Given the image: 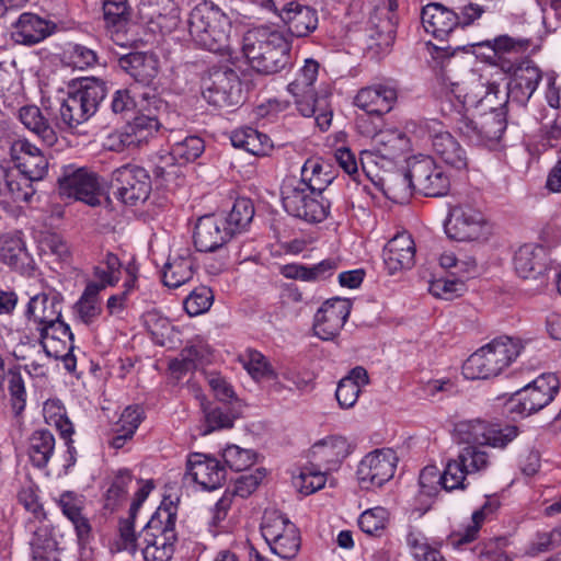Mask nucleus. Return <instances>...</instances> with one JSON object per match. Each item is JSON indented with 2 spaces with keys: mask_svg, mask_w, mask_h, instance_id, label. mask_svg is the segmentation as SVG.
Wrapping results in <instances>:
<instances>
[{
  "mask_svg": "<svg viewBox=\"0 0 561 561\" xmlns=\"http://www.w3.org/2000/svg\"><path fill=\"white\" fill-rule=\"evenodd\" d=\"M242 53L254 71L268 76L289 64L290 44L279 32L253 28L243 36Z\"/></svg>",
  "mask_w": 561,
  "mask_h": 561,
  "instance_id": "obj_1",
  "label": "nucleus"
},
{
  "mask_svg": "<svg viewBox=\"0 0 561 561\" xmlns=\"http://www.w3.org/2000/svg\"><path fill=\"white\" fill-rule=\"evenodd\" d=\"M230 28L229 18L213 2L196 4L187 18L191 39L213 53H229Z\"/></svg>",
  "mask_w": 561,
  "mask_h": 561,
  "instance_id": "obj_2",
  "label": "nucleus"
},
{
  "mask_svg": "<svg viewBox=\"0 0 561 561\" xmlns=\"http://www.w3.org/2000/svg\"><path fill=\"white\" fill-rule=\"evenodd\" d=\"M107 88L96 78H83L78 88L68 92L60 104L56 126L61 129H75L89 121L105 99Z\"/></svg>",
  "mask_w": 561,
  "mask_h": 561,
  "instance_id": "obj_3",
  "label": "nucleus"
},
{
  "mask_svg": "<svg viewBox=\"0 0 561 561\" xmlns=\"http://www.w3.org/2000/svg\"><path fill=\"white\" fill-rule=\"evenodd\" d=\"M519 340L501 336L482 346L463 363L462 374L467 379H486L500 375L520 354Z\"/></svg>",
  "mask_w": 561,
  "mask_h": 561,
  "instance_id": "obj_4",
  "label": "nucleus"
},
{
  "mask_svg": "<svg viewBox=\"0 0 561 561\" xmlns=\"http://www.w3.org/2000/svg\"><path fill=\"white\" fill-rule=\"evenodd\" d=\"M176 510L160 506L139 533L140 549L145 561H169L178 540L175 533Z\"/></svg>",
  "mask_w": 561,
  "mask_h": 561,
  "instance_id": "obj_5",
  "label": "nucleus"
},
{
  "mask_svg": "<svg viewBox=\"0 0 561 561\" xmlns=\"http://www.w3.org/2000/svg\"><path fill=\"white\" fill-rule=\"evenodd\" d=\"M461 110L455 112L453 117L458 131L474 145H488L500 140L505 128L504 111H481L469 116Z\"/></svg>",
  "mask_w": 561,
  "mask_h": 561,
  "instance_id": "obj_6",
  "label": "nucleus"
},
{
  "mask_svg": "<svg viewBox=\"0 0 561 561\" xmlns=\"http://www.w3.org/2000/svg\"><path fill=\"white\" fill-rule=\"evenodd\" d=\"M282 202L289 215L310 224L323 221L329 214V203L304 183H286L282 188Z\"/></svg>",
  "mask_w": 561,
  "mask_h": 561,
  "instance_id": "obj_7",
  "label": "nucleus"
},
{
  "mask_svg": "<svg viewBox=\"0 0 561 561\" xmlns=\"http://www.w3.org/2000/svg\"><path fill=\"white\" fill-rule=\"evenodd\" d=\"M455 435L468 446L505 447L517 436L516 426L500 427L481 419L459 421L455 424Z\"/></svg>",
  "mask_w": 561,
  "mask_h": 561,
  "instance_id": "obj_8",
  "label": "nucleus"
},
{
  "mask_svg": "<svg viewBox=\"0 0 561 561\" xmlns=\"http://www.w3.org/2000/svg\"><path fill=\"white\" fill-rule=\"evenodd\" d=\"M500 68L503 72L511 75L506 96L517 104L525 105L542 79L539 67L530 59L514 61L501 58Z\"/></svg>",
  "mask_w": 561,
  "mask_h": 561,
  "instance_id": "obj_9",
  "label": "nucleus"
},
{
  "mask_svg": "<svg viewBox=\"0 0 561 561\" xmlns=\"http://www.w3.org/2000/svg\"><path fill=\"white\" fill-rule=\"evenodd\" d=\"M60 196L73 198L89 206L101 204L102 190L96 174L87 168L67 165L58 178Z\"/></svg>",
  "mask_w": 561,
  "mask_h": 561,
  "instance_id": "obj_10",
  "label": "nucleus"
},
{
  "mask_svg": "<svg viewBox=\"0 0 561 561\" xmlns=\"http://www.w3.org/2000/svg\"><path fill=\"white\" fill-rule=\"evenodd\" d=\"M445 230L456 241H478L486 239L490 233L483 214L469 204H458L450 208Z\"/></svg>",
  "mask_w": 561,
  "mask_h": 561,
  "instance_id": "obj_11",
  "label": "nucleus"
},
{
  "mask_svg": "<svg viewBox=\"0 0 561 561\" xmlns=\"http://www.w3.org/2000/svg\"><path fill=\"white\" fill-rule=\"evenodd\" d=\"M116 197L125 205L144 203L150 195L151 181L148 172L136 164H125L112 173Z\"/></svg>",
  "mask_w": 561,
  "mask_h": 561,
  "instance_id": "obj_12",
  "label": "nucleus"
},
{
  "mask_svg": "<svg viewBox=\"0 0 561 561\" xmlns=\"http://www.w3.org/2000/svg\"><path fill=\"white\" fill-rule=\"evenodd\" d=\"M453 93L461 103L466 112L478 111H504V105L510 100L506 94L499 99L500 85L497 83H484L480 78H472L466 88L459 83L453 84Z\"/></svg>",
  "mask_w": 561,
  "mask_h": 561,
  "instance_id": "obj_13",
  "label": "nucleus"
},
{
  "mask_svg": "<svg viewBox=\"0 0 561 561\" xmlns=\"http://www.w3.org/2000/svg\"><path fill=\"white\" fill-rule=\"evenodd\" d=\"M398 457L391 448L376 449L366 455L357 468V479L362 489L373 490L382 486L394 474Z\"/></svg>",
  "mask_w": 561,
  "mask_h": 561,
  "instance_id": "obj_14",
  "label": "nucleus"
},
{
  "mask_svg": "<svg viewBox=\"0 0 561 561\" xmlns=\"http://www.w3.org/2000/svg\"><path fill=\"white\" fill-rule=\"evenodd\" d=\"M409 164L413 191L431 197L444 196L448 193L449 178L433 158L422 156L414 158Z\"/></svg>",
  "mask_w": 561,
  "mask_h": 561,
  "instance_id": "obj_15",
  "label": "nucleus"
},
{
  "mask_svg": "<svg viewBox=\"0 0 561 561\" xmlns=\"http://www.w3.org/2000/svg\"><path fill=\"white\" fill-rule=\"evenodd\" d=\"M203 96L207 103L218 108L242 103V84L238 73L230 68L214 71L209 83L205 84Z\"/></svg>",
  "mask_w": 561,
  "mask_h": 561,
  "instance_id": "obj_16",
  "label": "nucleus"
},
{
  "mask_svg": "<svg viewBox=\"0 0 561 561\" xmlns=\"http://www.w3.org/2000/svg\"><path fill=\"white\" fill-rule=\"evenodd\" d=\"M558 378L552 375H542L531 383L516 391L511 399L512 410L529 415L545 408L558 391Z\"/></svg>",
  "mask_w": 561,
  "mask_h": 561,
  "instance_id": "obj_17",
  "label": "nucleus"
},
{
  "mask_svg": "<svg viewBox=\"0 0 561 561\" xmlns=\"http://www.w3.org/2000/svg\"><path fill=\"white\" fill-rule=\"evenodd\" d=\"M425 128L428 133L433 151L438 158L458 171L468 168L469 158L467 151L449 131L439 128V124L434 121L426 123Z\"/></svg>",
  "mask_w": 561,
  "mask_h": 561,
  "instance_id": "obj_18",
  "label": "nucleus"
},
{
  "mask_svg": "<svg viewBox=\"0 0 561 561\" xmlns=\"http://www.w3.org/2000/svg\"><path fill=\"white\" fill-rule=\"evenodd\" d=\"M351 312L348 299L334 298L327 300L314 316L313 331L324 341L334 339L345 324Z\"/></svg>",
  "mask_w": 561,
  "mask_h": 561,
  "instance_id": "obj_19",
  "label": "nucleus"
},
{
  "mask_svg": "<svg viewBox=\"0 0 561 561\" xmlns=\"http://www.w3.org/2000/svg\"><path fill=\"white\" fill-rule=\"evenodd\" d=\"M10 157L21 174L31 181H39L47 173L48 160L41 149L26 139H18L12 142Z\"/></svg>",
  "mask_w": 561,
  "mask_h": 561,
  "instance_id": "obj_20",
  "label": "nucleus"
},
{
  "mask_svg": "<svg viewBox=\"0 0 561 561\" xmlns=\"http://www.w3.org/2000/svg\"><path fill=\"white\" fill-rule=\"evenodd\" d=\"M231 238V229L225 219L215 215L201 217L193 236L194 245L199 252H213L221 248Z\"/></svg>",
  "mask_w": 561,
  "mask_h": 561,
  "instance_id": "obj_21",
  "label": "nucleus"
},
{
  "mask_svg": "<svg viewBox=\"0 0 561 561\" xmlns=\"http://www.w3.org/2000/svg\"><path fill=\"white\" fill-rule=\"evenodd\" d=\"M367 31L370 43L369 49L377 54L386 53L392 46L396 38V14L386 7H378L373 10L367 22Z\"/></svg>",
  "mask_w": 561,
  "mask_h": 561,
  "instance_id": "obj_22",
  "label": "nucleus"
},
{
  "mask_svg": "<svg viewBox=\"0 0 561 561\" xmlns=\"http://www.w3.org/2000/svg\"><path fill=\"white\" fill-rule=\"evenodd\" d=\"M187 476L205 490L220 488L226 480V468L213 457L195 453L187 459Z\"/></svg>",
  "mask_w": 561,
  "mask_h": 561,
  "instance_id": "obj_23",
  "label": "nucleus"
},
{
  "mask_svg": "<svg viewBox=\"0 0 561 561\" xmlns=\"http://www.w3.org/2000/svg\"><path fill=\"white\" fill-rule=\"evenodd\" d=\"M415 262V244L408 232L396 234L383 248V263L390 275L410 270Z\"/></svg>",
  "mask_w": 561,
  "mask_h": 561,
  "instance_id": "obj_24",
  "label": "nucleus"
},
{
  "mask_svg": "<svg viewBox=\"0 0 561 561\" xmlns=\"http://www.w3.org/2000/svg\"><path fill=\"white\" fill-rule=\"evenodd\" d=\"M62 300V295L55 289L36 294L30 298L25 316L34 322L36 330H39V327L61 318Z\"/></svg>",
  "mask_w": 561,
  "mask_h": 561,
  "instance_id": "obj_25",
  "label": "nucleus"
},
{
  "mask_svg": "<svg viewBox=\"0 0 561 561\" xmlns=\"http://www.w3.org/2000/svg\"><path fill=\"white\" fill-rule=\"evenodd\" d=\"M421 20L424 30L440 41L447 38L460 25L459 15L438 2L426 4L422 9Z\"/></svg>",
  "mask_w": 561,
  "mask_h": 561,
  "instance_id": "obj_26",
  "label": "nucleus"
},
{
  "mask_svg": "<svg viewBox=\"0 0 561 561\" xmlns=\"http://www.w3.org/2000/svg\"><path fill=\"white\" fill-rule=\"evenodd\" d=\"M57 28L56 23L37 14L25 12L14 24L12 37L16 43L33 45L44 41Z\"/></svg>",
  "mask_w": 561,
  "mask_h": 561,
  "instance_id": "obj_27",
  "label": "nucleus"
},
{
  "mask_svg": "<svg viewBox=\"0 0 561 561\" xmlns=\"http://www.w3.org/2000/svg\"><path fill=\"white\" fill-rule=\"evenodd\" d=\"M278 15L287 25L291 35L297 37L308 36L318 26L317 11L298 2L286 3Z\"/></svg>",
  "mask_w": 561,
  "mask_h": 561,
  "instance_id": "obj_28",
  "label": "nucleus"
},
{
  "mask_svg": "<svg viewBox=\"0 0 561 561\" xmlns=\"http://www.w3.org/2000/svg\"><path fill=\"white\" fill-rule=\"evenodd\" d=\"M295 99L297 110L302 116H314L317 125L325 130L332 119V113L329 110L327 95L318 96L314 88H308L300 92L289 91Z\"/></svg>",
  "mask_w": 561,
  "mask_h": 561,
  "instance_id": "obj_29",
  "label": "nucleus"
},
{
  "mask_svg": "<svg viewBox=\"0 0 561 561\" xmlns=\"http://www.w3.org/2000/svg\"><path fill=\"white\" fill-rule=\"evenodd\" d=\"M37 331L41 345L49 357L59 359V356H64L68 347L73 345V334L69 325L61 321L60 318L44 327H39Z\"/></svg>",
  "mask_w": 561,
  "mask_h": 561,
  "instance_id": "obj_30",
  "label": "nucleus"
},
{
  "mask_svg": "<svg viewBox=\"0 0 561 561\" xmlns=\"http://www.w3.org/2000/svg\"><path fill=\"white\" fill-rule=\"evenodd\" d=\"M397 100V91L387 85H371L360 89L355 96V105L368 114L388 113Z\"/></svg>",
  "mask_w": 561,
  "mask_h": 561,
  "instance_id": "obj_31",
  "label": "nucleus"
},
{
  "mask_svg": "<svg viewBox=\"0 0 561 561\" xmlns=\"http://www.w3.org/2000/svg\"><path fill=\"white\" fill-rule=\"evenodd\" d=\"M51 115L53 112L49 107L41 110L35 105L22 107L19 114L22 124L47 146H53L58 140L55 126L49 121Z\"/></svg>",
  "mask_w": 561,
  "mask_h": 561,
  "instance_id": "obj_32",
  "label": "nucleus"
},
{
  "mask_svg": "<svg viewBox=\"0 0 561 561\" xmlns=\"http://www.w3.org/2000/svg\"><path fill=\"white\" fill-rule=\"evenodd\" d=\"M118 66L137 82L149 84L158 75V59L148 53H130L118 58Z\"/></svg>",
  "mask_w": 561,
  "mask_h": 561,
  "instance_id": "obj_33",
  "label": "nucleus"
},
{
  "mask_svg": "<svg viewBox=\"0 0 561 561\" xmlns=\"http://www.w3.org/2000/svg\"><path fill=\"white\" fill-rule=\"evenodd\" d=\"M62 514L72 523L79 542L83 543L90 536L91 526L85 516L82 514L84 500L82 495L72 491H65L57 500Z\"/></svg>",
  "mask_w": 561,
  "mask_h": 561,
  "instance_id": "obj_34",
  "label": "nucleus"
},
{
  "mask_svg": "<svg viewBox=\"0 0 561 561\" xmlns=\"http://www.w3.org/2000/svg\"><path fill=\"white\" fill-rule=\"evenodd\" d=\"M159 127L156 117L138 115L124 127L118 137L124 147H139L153 137Z\"/></svg>",
  "mask_w": 561,
  "mask_h": 561,
  "instance_id": "obj_35",
  "label": "nucleus"
},
{
  "mask_svg": "<svg viewBox=\"0 0 561 561\" xmlns=\"http://www.w3.org/2000/svg\"><path fill=\"white\" fill-rule=\"evenodd\" d=\"M546 250L537 244H524L514 255L516 273L523 278L541 274L545 270Z\"/></svg>",
  "mask_w": 561,
  "mask_h": 561,
  "instance_id": "obj_36",
  "label": "nucleus"
},
{
  "mask_svg": "<svg viewBox=\"0 0 561 561\" xmlns=\"http://www.w3.org/2000/svg\"><path fill=\"white\" fill-rule=\"evenodd\" d=\"M142 420L144 411L140 407H127L112 430L110 446L115 449L122 448L127 440L133 438Z\"/></svg>",
  "mask_w": 561,
  "mask_h": 561,
  "instance_id": "obj_37",
  "label": "nucleus"
},
{
  "mask_svg": "<svg viewBox=\"0 0 561 561\" xmlns=\"http://www.w3.org/2000/svg\"><path fill=\"white\" fill-rule=\"evenodd\" d=\"M194 273V260L188 254L170 257L163 267V284L170 288H178L191 280Z\"/></svg>",
  "mask_w": 561,
  "mask_h": 561,
  "instance_id": "obj_38",
  "label": "nucleus"
},
{
  "mask_svg": "<svg viewBox=\"0 0 561 561\" xmlns=\"http://www.w3.org/2000/svg\"><path fill=\"white\" fill-rule=\"evenodd\" d=\"M231 144L254 156H264L271 149L270 138L252 127H241L232 131Z\"/></svg>",
  "mask_w": 561,
  "mask_h": 561,
  "instance_id": "obj_39",
  "label": "nucleus"
},
{
  "mask_svg": "<svg viewBox=\"0 0 561 561\" xmlns=\"http://www.w3.org/2000/svg\"><path fill=\"white\" fill-rule=\"evenodd\" d=\"M0 260L14 268L24 266L27 252L20 231L7 232L0 237Z\"/></svg>",
  "mask_w": 561,
  "mask_h": 561,
  "instance_id": "obj_40",
  "label": "nucleus"
},
{
  "mask_svg": "<svg viewBox=\"0 0 561 561\" xmlns=\"http://www.w3.org/2000/svg\"><path fill=\"white\" fill-rule=\"evenodd\" d=\"M55 437L48 430L35 431L28 438L27 455L37 468H44L53 456Z\"/></svg>",
  "mask_w": 561,
  "mask_h": 561,
  "instance_id": "obj_41",
  "label": "nucleus"
},
{
  "mask_svg": "<svg viewBox=\"0 0 561 561\" xmlns=\"http://www.w3.org/2000/svg\"><path fill=\"white\" fill-rule=\"evenodd\" d=\"M499 506V503L494 499H488L482 507L474 511L471 516V523L465 528L463 531L453 533L449 536V541L455 548H459L462 545L473 541L480 530L481 525L485 520L486 516L492 514Z\"/></svg>",
  "mask_w": 561,
  "mask_h": 561,
  "instance_id": "obj_42",
  "label": "nucleus"
},
{
  "mask_svg": "<svg viewBox=\"0 0 561 561\" xmlns=\"http://www.w3.org/2000/svg\"><path fill=\"white\" fill-rule=\"evenodd\" d=\"M102 286H96L94 283H89L82 296L75 305V312L77 318L87 325L93 323L102 312L99 298Z\"/></svg>",
  "mask_w": 561,
  "mask_h": 561,
  "instance_id": "obj_43",
  "label": "nucleus"
},
{
  "mask_svg": "<svg viewBox=\"0 0 561 561\" xmlns=\"http://www.w3.org/2000/svg\"><path fill=\"white\" fill-rule=\"evenodd\" d=\"M332 179L330 173L323 172V167L319 160L309 159L301 168V179L295 183H304L313 194L322 196Z\"/></svg>",
  "mask_w": 561,
  "mask_h": 561,
  "instance_id": "obj_44",
  "label": "nucleus"
},
{
  "mask_svg": "<svg viewBox=\"0 0 561 561\" xmlns=\"http://www.w3.org/2000/svg\"><path fill=\"white\" fill-rule=\"evenodd\" d=\"M351 446L346 438L341 436L329 437L328 439L313 445L312 454L324 459L327 463L337 466L348 456Z\"/></svg>",
  "mask_w": 561,
  "mask_h": 561,
  "instance_id": "obj_45",
  "label": "nucleus"
},
{
  "mask_svg": "<svg viewBox=\"0 0 561 561\" xmlns=\"http://www.w3.org/2000/svg\"><path fill=\"white\" fill-rule=\"evenodd\" d=\"M33 182L27 176L11 171L0 196L13 203H28L35 194Z\"/></svg>",
  "mask_w": 561,
  "mask_h": 561,
  "instance_id": "obj_46",
  "label": "nucleus"
},
{
  "mask_svg": "<svg viewBox=\"0 0 561 561\" xmlns=\"http://www.w3.org/2000/svg\"><path fill=\"white\" fill-rule=\"evenodd\" d=\"M103 14L106 27L119 33L130 16L128 0H103Z\"/></svg>",
  "mask_w": 561,
  "mask_h": 561,
  "instance_id": "obj_47",
  "label": "nucleus"
},
{
  "mask_svg": "<svg viewBox=\"0 0 561 561\" xmlns=\"http://www.w3.org/2000/svg\"><path fill=\"white\" fill-rule=\"evenodd\" d=\"M381 190L385 195L397 203L407 201L413 190V184L410 176V168L407 173H397L390 175L381 183Z\"/></svg>",
  "mask_w": 561,
  "mask_h": 561,
  "instance_id": "obj_48",
  "label": "nucleus"
},
{
  "mask_svg": "<svg viewBox=\"0 0 561 561\" xmlns=\"http://www.w3.org/2000/svg\"><path fill=\"white\" fill-rule=\"evenodd\" d=\"M205 150V145L202 138L197 136H188L183 140L175 142L172 148L168 160H174L178 163H188L196 160Z\"/></svg>",
  "mask_w": 561,
  "mask_h": 561,
  "instance_id": "obj_49",
  "label": "nucleus"
},
{
  "mask_svg": "<svg viewBox=\"0 0 561 561\" xmlns=\"http://www.w3.org/2000/svg\"><path fill=\"white\" fill-rule=\"evenodd\" d=\"M243 367L256 380L268 379L276 381L278 374L273 369L268 359L255 350H248L243 358Z\"/></svg>",
  "mask_w": 561,
  "mask_h": 561,
  "instance_id": "obj_50",
  "label": "nucleus"
},
{
  "mask_svg": "<svg viewBox=\"0 0 561 561\" xmlns=\"http://www.w3.org/2000/svg\"><path fill=\"white\" fill-rule=\"evenodd\" d=\"M25 527L31 534L28 541L31 551L44 549V547H57V541L53 536V527L47 518L43 520H27Z\"/></svg>",
  "mask_w": 561,
  "mask_h": 561,
  "instance_id": "obj_51",
  "label": "nucleus"
},
{
  "mask_svg": "<svg viewBox=\"0 0 561 561\" xmlns=\"http://www.w3.org/2000/svg\"><path fill=\"white\" fill-rule=\"evenodd\" d=\"M131 480L133 478L128 470L123 469L117 472L105 495V507L107 510H116L126 500L128 485L131 483Z\"/></svg>",
  "mask_w": 561,
  "mask_h": 561,
  "instance_id": "obj_52",
  "label": "nucleus"
},
{
  "mask_svg": "<svg viewBox=\"0 0 561 561\" xmlns=\"http://www.w3.org/2000/svg\"><path fill=\"white\" fill-rule=\"evenodd\" d=\"M254 216V207L248 198H238L225 219L226 226L231 229V236L240 229L245 228Z\"/></svg>",
  "mask_w": 561,
  "mask_h": 561,
  "instance_id": "obj_53",
  "label": "nucleus"
},
{
  "mask_svg": "<svg viewBox=\"0 0 561 561\" xmlns=\"http://www.w3.org/2000/svg\"><path fill=\"white\" fill-rule=\"evenodd\" d=\"M273 553L282 559L295 558L300 549V537L295 526H288L287 531L276 540L268 543Z\"/></svg>",
  "mask_w": 561,
  "mask_h": 561,
  "instance_id": "obj_54",
  "label": "nucleus"
},
{
  "mask_svg": "<svg viewBox=\"0 0 561 561\" xmlns=\"http://www.w3.org/2000/svg\"><path fill=\"white\" fill-rule=\"evenodd\" d=\"M122 263L117 255L113 253H106L101 265L94 268V276L99 283L96 286H102L104 289L106 286H114L121 278Z\"/></svg>",
  "mask_w": 561,
  "mask_h": 561,
  "instance_id": "obj_55",
  "label": "nucleus"
},
{
  "mask_svg": "<svg viewBox=\"0 0 561 561\" xmlns=\"http://www.w3.org/2000/svg\"><path fill=\"white\" fill-rule=\"evenodd\" d=\"M324 472L313 466H306L300 470L297 477H294V485L304 495H310L320 490L325 484Z\"/></svg>",
  "mask_w": 561,
  "mask_h": 561,
  "instance_id": "obj_56",
  "label": "nucleus"
},
{
  "mask_svg": "<svg viewBox=\"0 0 561 561\" xmlns=\"http://www.w3.org/2000/svg\"><path fill=\"white\" fill-rule=\"evenodd\" d=\"M479 45L491 47L497 58L496 62L500 66L501 58H506V54L525 51L529 46V41L525 38H513L508 35H501L495 37L493 41H486Z\"/></svg>",
  "mask_w": 561,
  "mask_h": 561,
  "instance_id": "obj_57",
  "label": "nucleus"
},
{
  "mask_svg": "<svg viewBox=\"0 0 561 561\" xmlns=\"http://www.w3.org/2000/svg\"><path fill=\"white\" fill-rule=\"evenodd\" d=\"M221 456L225 463L234 471L247 470L255 462V453L238 445H228Z\"/></svg>",
  "mask_w": 561,
  "mask_h": 561,
  "instance_id": "obj_58",
  "label": "nucleus"
},
{
  "mask_svg": "<svg viewBox=\"0 0 561 561\" xmlns=\"http://www.w3.org/2000/svg\"><path fill=\"white\" fill-rule=\"evenodd\" d=\"M214 295L209 287L199 286L191 291L184 300V309L190 316H199L209 310Z\"/></svg>",
  "mask_w": 561,
  "mask_h": 561,
  "instance_id": "obj_59",
  "label": "nucleus"
},
{
  "mask_svg": "<svg viewBox=\"0 0 561 561\" xmlns=\"http://www.w3.org/2000/svg\"><path fill=\"white\" fill-rule=\"evenodd\" d=\"M460 459L465 471L469 474L485 470L490 465V456L486 451L478 446H467L459 453Z\"/></svg>",
  "mask_w": 561,
  "mask_h": 561,
  "instance_id": "obj_60",
  "label": "nucleus"
},
{
  "mask_svg": "<svg viewBox=\"0 0 561 561\" xmlns=\"http://www.w3.org/2000/svg\"><path fill=\"white\" fill-rule=\"evenodd\" d=\"M288 526H295L284 515L272 512L264 515L262 535L267 543L276 540L287 531Z\"/></svg>",
  "mask_w": 561,
  "mask_h": 561,
  "instance_id": "obj_61",
  "label": "nucleus"
},
{
  "mask_svg": "<svg viewBox=\"0 0 561 561\" xmlns=\"http://www.w3.org/2000/svg\"><path fill=\"white\" fill-rule=\"evenodd\" d=\"M320 65L312 58L305 59L304 66L298 70L294 81L288 84V91L300 92L313 88L319 73Z\"/></svg>",
  "mask_w": 561,
  "mask_h": 561,
  "instance_id": "obj_62",
  "label": "nucleus"
},
{
  "mask_svg": "<svg viewBox=\"0 0 561 561\" xmlns=\"http://www.w3.org/2000/svg\"><path fill=\"white\" fill-rule=\"evenodd\" d=\"M467 474L469 473L465 471V467H462V463L458 457L457 459L448 461L444 472L442 473V488L447 491L465 489V480Z\"/></svg>",
  "mask_w": 561,
  "mask_h": 561,
  "instance_id": "obj_63",
  "label": "nucleus"
},
{
  "mask_svg": "<svg viewBox=\"0 0 561 561\" xmlns=\"http://www.w3.org/2000/svg\"><path fill=\"white\" fill-rule=\"evenodd\" d=\"M204 350L199 346H190L182 350L179 357L170 363V369L184 373L195 369L202 363Z\"/></svg>",
  "mask_w": 561,
  "mask_h": 561,
  "instance_id": "obj_64",
  "label": "nucleus"
}]
</instances>
